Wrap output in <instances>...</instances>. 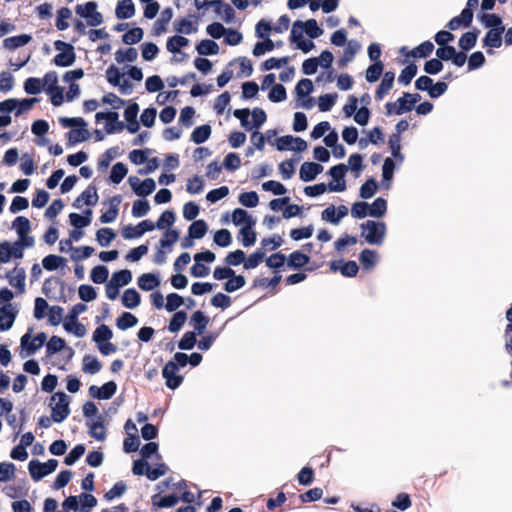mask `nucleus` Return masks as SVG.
I'll return each instance as SVG.
<instances>
[{
  "mask_svg": "<svg viewBox=\"0 0 512 512\" xmlns=\"http://www.w3.org/2000/svg\"><path fill=\"white\" fill-rule=\"evenodd\" d=\"M82 412L88 427V434L97 441H104L107 437L105 421L103 415L99 414V409L93 401H86L82 406Z\"/></svg>",
  "mask_w": 512,
  "mask_h": 512,
  "instance_id": "nucleus-1",
  "label": "nucleus"
},
{
  "mask_svg": "<svg viewBox=\"0 0 512 512\" xmlns=\"http://www.w3.org/2000/svg\"><path fill=\"white\" fill-rule=\"evenodd\" d=\"M361 237L369 245L380 246L387 234V226L383 221L367 220L360 224Z\"/></svg>",
  "mask_w": 512,
  "mask_h": 512,
  "instance_id": "nucleus-2",
  "label": "nucleus"
},
{
  "mask_svg": "<svg viewBox=\"0 0 512 512\" xmlns=\"http://www.w3.org/2000/svg\"><path fill=\"white\" fill-rule=\"evenodd\" d=\"M70 403L71 397L62 390H58L51 396L49 406L53 422L62 423L68 418L71 413Z\"/></svg>",
  "mask_w": 512,
  "mask_h": 512,
  "instance_id": "nucleus-3",
  "label": "nucleus"
},
{
  "mask_svg": "<svg viewBox=\"0 0 512 512\" xmlns=\"http://www.w3.org/2000/svg\"><path fill=\"white\" fill-rule=\"evenodd\" d=\"M78 39L76 37H73L71 42H65L63 40H56L54 41V48L55 50L59 51L58 54L54 56L52 59V63L61 68H67L74 65L76 62V53H75V47L74 43Z\"/></svg>",
  "mask_w": 512,
  "mask_h": 512,
  "instance_id": "nucleus-4",
  "label": "nucleus"
},
{
  "mask_svg": "<svg viewBox=\"0 0 512 512\" xmlns=\"http://www.w3.org/2000/svg\"><path fill=\"white\" fill-rule=\"evenodd\" d=\"M87 310L85 303H77L73 305L66 315L63 328L67 333L73 334L78 338H82L86 334V327L79 322L78 316Z\"/></svg>",
  "mask_w": 512,
  "mask_h": 512,
  "instance_id": "nucleus-5",
  "label": "nucleus"
},
{
  "mask_svg": "<svg viewBox=\"0 0 512 512\" xmlns=\"http://www.w3.org/2000/svg\"><path fill=\"white\" fill-rule=\"evenodd\" d=\"M323 32V29L314 18H310L306 21L295 20L292 24L289 41H295L297 36H303L304 33L310 39H316L319 38Z\"/></svg>",
  "mask_w": 512,
  "mask_h": 512,
  "instance_id": "nucleus-6",
  "label": "nucleus"
},
{
  "mask_svg": "<svg viewBox=\"0 0 512 512\" xmlns=\"http://www.w3.org/2000/svg\"><path fill=\"white\" fill-rule=\"evenodd\" d=\"M98 3L96 1H88L84 4H77L75 7V14L82 19L88 26L97 27L104 21L103 15L98 10Z\"/></svg>",
  "mask_w": 512,
  "mask_h": 512,
  "instance_id": "nucleus-7",
  "label": "nucleus"
},
{
  "mask_svg": "<svg viewBox=\"0 0 512 512\" xmlns=\"http://www.w3.org/2000/svg\"><path fill=\"white\" fill-rule=\"evenodd\" d=\"M58 460L51 458L46 462L32 459L28 463V471L34 482L41 481L47 475L53 473L58 467Z\"/></svg>",
  "mask_w": 512,
  "mask_h": 512,
  "instance_id": "nucleus-8",
  "label": "nucleus"
},
{
  "mask_svg": "<svg viewBox=\"0 0 512 512\" xmlns=\"http://www.w3.org/2000/svg\"><path fill=\"white\" fill-rule=\"evenodd\" d=\"M128 184L132 192L140 198H146L156 190V182L151 177L141 180L137 176H130Z\"/></svg>",
  "mask_w": 512,
  "mask_h": 512,
  "instance_id": "nucleus-9",
  "label": "nucleus"
},
{
  "mask_svg": "<svg viewBox=\"0 0 512 512\" xmlns=\"http://www.w3.org/2000/svg\"><path fill=\"white\" fill-rule=\"evenodd\" d=\"M385 115L390 117L393 115H403L406 113L415 110V106L411 104L408 98L405 97L404 92L402 95L394 102H386L385 105Z\"/></svg>",
  "mask_w": 512,
  "mask_h": 512,
  "instance_id": "nucleus-10",
  "label": "nucleus"
},
{
  "mask_svg": "<svg viewBox=\"0 0 512 512\" xmlns=\"http://www.w3.org/2000/svg\"><path fill=\"white\" fill-rule=\"evenodd\" d=\"M347 171L348 167L344 163H338L327 170L326 174L332 178L333 187H338L335 192L341 193L347 189L345 179Z\"/></svg>",
  "mask_w": 512,
  "mask_h": 512,
  "instance_id": "nucleus-11",
  "label": "nucleus"
},
{
  "mask_svg": "<svg viewBox=\"0 0 512 512\" xmlns=\"http://www.w3.org/2000/svg\"><path fill=\"white\" fill-rule=\"evenodd\" d=\"M117 392V383L114 380L105 382L102 386L91 385L88 388V394L93 399L109 400Z\"/></svg>",
  "mask_w": 512,
  "mask_h": 512,
  "instance_id": "nucleus-12",
  "label": "nucleus"
},
{
  "mask_svg": "<svg viewBox=\"0 0 512 512\" xmlns=\"http://www.w3.org/2000/svg\"><path fill=\"white\" fill-rule=\"evenodd\" d=\"M330 269L333 272L339 271L342 276L347 278L355 277L359 272V266L355 260H332L329 263Z\"/></svg>",
  "mask_w": 512,
  "mask_h": 512,
  "instance_id": "nucleus-13",
  "label": "nucleus"
},
{
  "mask_svg": "<svg viewBox=\"0 0 512 512\" xmlns=\"http://www.w3.org/2000/svg\"><path fill=\"white\" fill-rule=\"evenodd\" d=\"M162 377L165 380V386L172 391L178 389L184 381V377L179 374V370L168 362L162 368Z\"/></svg>",
  "mask_w": 512,
  "mask_h": 512,
  "instance_id": "nucleus-14",
  "label": "nucleus"
},
{
  "mask_svg": "<svg viewBox=\"0 0 512 512\" xmlns=\"http://www.w3.org/2000/svg\"><path fill=\"white\" fill-rule=\"evenodd\" d=\"M99 200L98 189L94 184L88 187L73 201L72 206L75 209L82 208L83 205L88 207L95 206Z\"/></svg>",
  "mask_w": 512,
  "mask_h": 512,
  "instance_id": "nucleus-15",
  "label": "nucleus"
},
{
  "mask_svg": "<svg viewBox=\"0 0 512 512\" xmlns=\"http://www.w3.org/2000/svg\"><path fill=\"white\" fill-rule=\"evenodd\" d=\"M19 310L13 304L0 305V331L10 330L18 316Z\"/></svg>",
  "mask_w": 512,
  "mask_h": 512,
  "instance_id": "nucleus-16",
  "label": "nucleus"
},
{
  "mask_svg": "<svg viewBox=\"0 0 512 512\" xmlns=\"http://www.w3.org/2000/svg\"><path fill=\"white\" fill-rule=\"evenodd\" d=\"M87 126H88V123L86 120H84L76 128H73L69 132L66 133L67 147L74 146L77 143L85 142L91 137V133L87 129Z\"/></svg>",
  "mask_w": 512,
  "mask_h": 512,
  "instance_id": "nucleus-17",
  "label": "nucleus"
},
{
  "mask_svg": "<svg viewBox=\"0 0 512 512\" xmlns=\"http://www.w3.org/2000/svg\"><path fill=\"white\" fill-rule=\"evenodd\" d=\"M324 167L317 162L305 161L299 169V179L303 182H312L322 173Z\"/></svg>",
  "mask_w": 512,
  "mask_h": 512,
  "instance_id": "nucleus-18",
  "label": "nucleus"
},
{
  "mask_svg": "<svg viewBox=\"0 0 512 512\" xmlns=\"http://www.w3.org/2000/svg\"><path fill=\"white\" fill-rule=\"evenodd\" d=\"M174 30L176 33L190 35L198 30V20L195 14H189L174 22Z\"/></svg>",
  "mask_w": 512,
  "mask_h": 512,
  "instance_id": "nucleus-19",
  "label": "nucleus"
},
{
  "mask_svg": "<svg viewBox=\"0 0 512 512\" xmlns=\"http://www.w3.org/2000/svg\"><path fill=\"white\" fill-rule=\"evenodd\" d=\"M138 287L145 292L153 291L161 285L159 272H147L141 274L137 279Z\"/></svg>",
  "mask_w": 512,
  "mask_h": 512,
  "instance_id": "nucleus-20",
  "label": "nucleus"
},
{
  "mask_svg": "<svg viewBox=\"0 0 512 512\" xmlns=\"http://www.w3.org/2000/svg\"><path fill=\"white\" fill-rule=\"evenodd\" d=\"M505 31L487 30L485 36L482 38L483 48H487L488 55L494 53V48H500L503 44V34Z\"/></svg>",
  "mask_w": 512,
  "mask_h": 512,
  "instance_id": "nucleus-21",
  "label": "nucleus"
},
{
  "mask_svg": "<svg viewBox=\"0 0 512 512\" xmlns=\"http://www.w3.org/2000/svg\"><path fill=\"white\" fill-rule=\"evenodd\" d=\"M210 322V317L207 316L202 310H196L190 316L189 324L193 327L190 332L201 336L205 333L207 326Z\"/></svg>",
  "mask_w": 512,
  "mask_h": 512,
  "instance_id": "nucleus-22",
  "label": "nucleus"
},
{
  "mask_svg": "<svg viewBox=\"0 0 512 512\" xmlns=\"http://www.w3.org/2000/svg\"><path fill=\"white\" fill-rule=\"evenodd\" d=\"M33 331L34 328L29 327L27 332L20 338L21 358L34 355L40 349V347L37 346V343L32 338Z\"/></svg>",
  "mask_w": 512,
  "mask_h": 512,
  "instance_id": "nucleus-23",
  "label": "nucleus"
},
{
  "mask_svg": "<svg viewBox=\"0 0 512 512\" xmlns=\"http://www.w3.org/2000/svg\"><path fill=\"white\" fill-rule=\"evenodd\" d=\"M190 43L189 39L183 35H173L167 39L166 49L168 52L176 55L180 54L183 57H188V54L182 51V48L188 46Z\"/></svg>",
  "mask_w": 512,
  "mask_h": 512,
  "instance_id": "nucleus-24",
  "label": "nucleus"
},
{
  "mask_svg": "<svg viewBox=\"0 0 512 512\" xmlns=\"http://www.w3.org/2000/svg\"><path fill=\"white\" fill-rule=\"evenodd\" d=\"M211 7L214 8V12L217 15H221L225 23H233L235 21L236 13L233 7L225 2L224 0H214L211 3Z\"/></svg>",
  "mask_w": 512,
  "mask_h": 512,
  "instance_id": "nucleus-25",
  "label": "nucleus"
},
{
  "mask_svg": "<svg viewBox=\"0 0 512 512\" xmlns=\"http://www.w3.org/2000/svg\"><path fill=\"white\" fill-rule=\"evenodd\" d=\"M397 170V164L390 157H386L382 164L381 186L388 190L391 188L394 173Z\"/></svg>",
  "mask_w": 512,
  "mask_h": 512,
  "instance_id": "nucleus-26",
  "label": "nucleus"
},
{
  "mask_svg": "<svg viewBox=\"0 0 512 512\" xmlns=\"http://www.w3.org/2000/svg\"><path fill=\"white\" fill-rule=\"evenodd\" d=\"M232 223L235 226L241 227H249L256 225V218H254L247 210L244 208L237 207L232 211L231 214Z\"/></svg>",
  "mask_w": 512,
  "mask_h": 512,
  "instance_id": "nucleus-27",
  "label": "nucleus"
},
{
  "mask_svg": "<svg viewBox=\"0 0 512 512\" xmlns=\"http://www.w3.org/2000/svg\"><path fill=\"white\" fill-rule=\"evenodd\" d=\"M319 66L326 70V82H332L335 79V70L332 67L334 55L329 49L323 50L319 57Z\"/></svg>",
  "mask_w": 512,
  "mask_h": 512,
  "instance_id": "nucleus-28",
  "label": "nucleus"
},
{
  "mask_svg": "<svg viewBox=\"0 0 512 512\" xmlns=\"http://www.w3.org/2000/svg\"><path fill=\"white\" fill-rule=\"evenodd\" d=\"M480 33L481 31L476 27L463 33L458 40L459 48L468 53L476 46Z\"/></svg>",
  "mask_w": 512,
  "mask_h": 512,
  "instance_id": "nucleus-29",
  "label": "nucleus"
},
{
  "mask_svg": "<svg viewBox=\"0 0 512 512\" xmlns=\"http://www.w3.org/2000/svg\"><path fill=\"white\" fill-rule=\"evenodd\" d=\"M311 257L301 250H295L287 256V267L299 270L309 264Z\"/></svg>",
  "mask_w": 512,
  "mask_h": 512,
  "instance_id": "nucleus-30",
  "label": "nucleus"
},
{
  "mask_svg": "<svg viewBox=\"0 0 512 512\" xmlns=\"http://www.w3.org/2000/svg\"><path fill=\"white\" fill-rule=\"evenodd\" d=\"M358 260L363 270L369 271L377 265L379 254L374 249L365 248L359 253Z\"/></svg>",
  "mask_w": 512,
  "mask_h": 512,
  "instance_id": "nucleus-31",
  "label": "nucleus"
},
{
  "mask_svg": "<svg viewBox=\"0 0 512 512\" xmlns=\"http://www.w3.org/2000/svg\"><path fill=\"white\" fill-rule=\"evenodd\" d=\"M395 81V73L393 71H386L383 74L380 84L375 91V98L382 100L384 96L393 88Z\"/></svg>",
  "mask_w": 512,
  "mask_h": 512,
  "instance_id": "nucleus-32",
  "label": "nucleus"
},
{
  "mask_svg": "<svg viewBox=\"0 0 512 512\" xmlns=\"http://www.w3.org/2000/svg\"><path fill=\"white\" fill-rule=\"evenodd\" d=\"M32 39V35L26 33L7 37L3 40V47L7 50L13 51L20 47L26 46L32 41Z\"/></svg>",
  "mask_w": 512,
  "mask_h": 512,
  "instance_id": "nucleus-33",
  "label": "nucleus"
},
{
  "mask_svg": "<svg viewBox=\"0 0 512 512\" xmlns=\"http://www.w3.org/2000/svg\"><path fill=\"white\" fill-rule=\"evenodd\" d=\"M135 11L133 0H119L116 4L115 16L119 20H126L132 18Z\"/></svg>",
  "mask_w": 512,
  "mask_h": 512,
  "instance_id": "nucleus-34",
  "label": "nucleus"
},
{
  "mask_svg": "<svg viewBox=\"0 0 512 512\" xmlns=\"http://www.w3.org/2000/svg\"><path fill=\"white\" fill-rule=\"evenodd\" d=\"M246 285V278L242 274H237L233 270V274L227 278V280L223 283V290L226 293H234L240 289H242Z\"/></svg>",
  "mask_w": 512,
  "mask_h": 512,
  "instance_id": "nucleus-35",
  "label": "nucleus"
},
{
  "mask_svg": "<svg viewBox=\"0 0 512 512\" xmlns=\"http://www.w3.org/2000/svg\"><path fill=\"white\" fill-rule=\"evenodd\" d=\"M121 303L127 309H135L141 304V294L135 288H127L121 296Z\"/></svg>",
  "mask_w": 512,
  "mask_h": 512,
  "instance_id": "nucleus-36",
  "label": "nucleus"
},
{
  "mask_svg": "<svg viewBox=\"0 0 512 512\" xmlns=\"http://www.w3.org/2000/svg\"><path fill=\"white\" fill-rule=\"evenodd\" d=\"M379 189L378 181L375 177H368L359 188V197L363 200H368L374 197Z\"/></svg>",
  "mask_w": 512,
  "mask_h": 512,
  "instance_id": "nucleus-37",
  "label": "nucleus"
},
{
  "mask_svg": "<svg viewBox=\"0 0 512 512\" xmlns=\"http://www.w3.org/2000/svg\"><path fill=\"white\" fill-rule=\"evenodd\" d=\"M173 17V10L170 7H166L161 12L160 17L153 24V35L159 36L164 33L167 29L168 23Z\"/></svg>",
  "mask_w": 512,
  "mask_h": 512,
  "instance_id": "nucleus-38",
  "label": "nucleus"
},
{
  "mask_svg": "<svg viewBox=\"0 0 512 512\" xmlns=\"http://www.w3.org/2000/svg\"><path fill=\"white\" fill-rule=\"evenodd\" d=\"M212 134V127L210 124H202L199 126H196L191 135H190V141L194 144L200 145L205 143Z\"/></svg>",
  "mask_w": 512,
  "mask_h": 512,
  "instance_id": "nucleus-39",
  "label": "nucleus"
},
{
  "mask_svg": "<svg viewBox=\"0 0 512 512\" xmlns=\"http://www.w3.org/2000/svg\"><path fill=\"white\" fill-rule=\"evenodd\" d=\"M119 146H113L108 148L99 158L97 162V168L100 172L107 170L111 162L118 156H120Z\"/></svg>",
  "mask_w": 512,
  "mask_h": 512,
  "instance_id": "nucleus-40",
  "label": "nucleus"
},
{
  "mask_svg": "<svg viewBox=\"0 0 512 512\" xmlns=\"http://www.w3.org/2000/svg\"><path fill=\"white\" fill-rule=\"evenodd\" d=\"M151 501L153 506L163 509L174 507L180 501V498L176 493H170L163 496L155 494L151 497Z\"/></svg>",
  "mask_w": 512,
  "mask_h": 512,
  "instance_id": "nucleus-41",
  "label": "nucleus"
},
{
  "mask_svg": "<svg viewBox=\"0 0 512 512\" xmlns=\"http://www.w3.org/2000/svg\"><path fill=\"white\" fill-rule=\"evenodd\" d=\"M67 264V259L56 254H48L42 259V266L47 271L63 269Z\"/></svg>",
  "mask_w": 512,
  "mask_h": 512,
  "instance_id": "nucleus-42",
  "label": "nucleus"
},
{
  "mask_svg": "<svg viewBox=\"0 0 512 512\" xmlns=\"http://www.w3.org/2000/svg\"><path fill=\"white\" fill-rule=\"evenodd\" d=\"M195 49L200 56H212L219 53V45L213 39L200 40Z\"/></svg>",
  "mask_w": 512,
  "mask_h": 512,
  "instance_id": "nucleus-43",
  "label": "nucleus"
},
{
  "mask_svg": "<svg viewBox=\"0 0 512 512\" xmlns=\"http://www.w3.org/2000/svg\"><path fill=\"white\" fill-rule=\"evenodd\" d=\"M360 49V44L356 40H351L347 43L342 56L338 59L337 64L340 68L352 62L356 53Z\"/></svg>",
  "mask_w": 512,
  "mask_h": 512,
  "instance_id": "nucleus-44",
  "label": "nucleus"
},
{
  "mask_svg": "<svg viewBox=\"0 0 512 512\" xmlns=\"http://www.w3.org/2000/svg\"><path fill=\"white\" fill-rule=\"evenodd\" d=\"M127 174L128 166L124 162H116L111 168L107 181L114 185H118L123 181Z\"/></svg>",
  "mask_w": 512,
  "mask_h": 512,
  "instance_id": "nucleus-45",
  "label": "nucleus"
},
{
  "mask_svg": "<svg viewBox=\"0 0 512 512\" xmlns=\"http://www.w3.org/2000/svg\"><path fill=\"white\" fill-rule=\"evenodd\" d=\"M102 369L101 361L94 355L85 354L82 359V371L86 374L95 375Z\"/></svg>",
  "mask_w": 512,
  "mask_h": 512,
  "instance_id": "nucleus-46",
  "label": "nucleus"
},
{
  "mask_svg": "<svg viewBox=\"0 0 512 512\" xmlns=\"http://www.w3.org/2000/svg\"><path fill=\"white\" fill-rule=\"evenodd\" d=\"M369 217L380 219L387 213V200L383 197H377L372 203H368Z\"/></svg>",
  "mask_w": 512,
  "mask_h": 512,
  "instance_id": "nucleus-47",
  "label": "nucleus"
},
{
  "mask_svg": "<svg viewBox=\"0 0 512 512\" xmlns=\"http://www.w3.org/2000/svg\"><path fill=\"white\" fill-rule=\"evenodd\" d=\"M226 323L227 322H225L217 331H209L206 334L201 335V339L197 343V348L201 351H208L220 336Z\"/></svg>",
  "mask_w": 512,
  "mask_h": 512,
  "instance_id": "nucleus-48",
  "label": "nucleus"
},
{
  "mask_svg": "<svg viewBox=\"0 0 512 512\" xmlns=\"http://www.w3.org/2000/svg\"><path fill=\"white\" fill-rule=\"evenodd\" d=\"M138 318L131 312L123 311L116 319L115 325L119 330L125 331L138 324Z\"/></svg>",
  "mask_w": 512,
  "mask_h": 512,
  "instance_id": "nucleus-49",
  "label": "nucleus"
},
{
  "mask_svg": "<svg viewBox=\"0 0 512 512\" xmlns=\"http://www.w3.org/2000/svg\"><path fill=\"white\" fill-rule=\"evenodd\" d=\"M263 261L266 262V252L263 248H257L248 257L245 256L244 269L251 270L257 268Z\"/></svg>",
  "mask_w": 512,
  "mask_h": 512,
  "instance_id": "nucleus-50",
  "label": "nucleus"
},
{
  "mask_svg": "<svg viewBox=\"0 0 512 512\" xmlns=\"http://www.w3.org/2000/svg\"><path fill=\"white\" fill-rule=\"evenodd\" d=\"M144 37V30L139 26H134L128 29L122 36L121 41L125 45H135L142 41Z\"/></svg>",
  "mask_w": 512,
  "mask_h": 512,
  "instance_id": "nucleus-51",
  "label": "nucleus"
},
{
  "mask_svg": "<svg viewBox=\"0 0 512 512\" xmlns=\"http://www.w3.org/2000/svg\"><path fill=\"white\" fill-rule=\"evenodd\" d=\"M67 348L65 339L60 336L53 335L46 344V357H52Z\"/></svg>",
  "mask_w": 512,
  "mask_h": 512,
  "instance_id": "nucleus-52",
  "label": "nucleus"
},
{
  "mask_svg": "<svg viewBox=\"0 0 512 512\" xmlns=\"http://www.w3.org/2000/svg\"><path fill=\"white\" fill-rule=\"evenodd\" d=\"M72 17V11L69 7L63 6L57 9L55 26L59 31H65L69 28L70 24L68 19Z\"/></svg>",
  "mask_w": 512,
  "mask_h": 512,
  "instance_id": "nucleus-53",
  "label": "nucleus"
},
{
  "mask_svg": "<svg viewBox=\"0 0 512 512\" xmlns=\"http://www.w3.org/2000/svg\"><path fill=\"white\" fill-rule=\"evenodd\" d=\"M208 229L209 226L204 219H197L189 225L187 233L196 240H200L206 235Z\"/></svg>",
  "mask_w": 512,
  "mask_h": 512,
  "instance_id": "nucleus-54",
  "label": "nucleus"
},
{
  "mask_svg": "<svg viewBox=\"0 0 512 512\" xmlns=\"http://www.w3.org/2000/svg\"><path fill=\"white\" fill-rule=\"evenodd\" d=\"M187 318L188 315L185 310H178L174 312L167 326L168 331L171 333L179 332L182 329L185 322L187 321Z\"/></svg>",
  "mask_w": 512,
  "mask_h": 512,
  "instance_id": "nucleus-55",
  "label": "nucleus"
},
{
  "mask_svg": "<svg viewBox=\"0 0 512 512\" xmlns=\"http://www.w3.org/2000/svg\"><path fill=\"white\" fill-rule=\"evenodd\" d=\"M238 239L245 248L253 246L257 241V233L254 230V226L241 227Z\"/></svg>",
  "mask_w": 512,
  "mask_h": 512,
  "instance_id": "nucleus-56",
  "label": "nucleus"
},
{
  "mask_svg": "<svg viewBox=\"0 0 512 512\" xmlns=\"http://www.w3.org/2000/svg\"><path fill=\"white\" fill-rule=\"evenodd\" d=\"M115 60L118 64H123L125 62L133 63L138 58L137 49L134 47L128 48H120L115 52Z\"/></svg>",
  "mask_w": 512,
  "mask_h": 512,
  "instance_id": "nucleus-57",
  "label": "nucleus"
},
{
  "mask_svg": "<svg viewBox=\"0 0 512 512\" xmlns=\"http://www.w3.org/2000/svg\"><path fill=\"white\" fill-rule=\"evenodd\" d=\"M113 337V331L112 329L106 325V324H100L97 326V328L94 330L92 334V341L98 345L103 342H107L111 340Z\"/></svg>",
  "mask_w": 512,
  "mask_h": 512,
  "instance_id": "nucleus-58",
  "label": "nucleus"
},
{
  "mask_svg": "<svg viewBox=\"0 0 512 512\" xmlns=\"http://www.w3.org/2000/svg\"><path fill=\"white\" fill-rule=\"evenodd\" d=\"M434 50V44L430 40H425L419 45L410 50V55L413 58L426 59Z\"/></svg>",
  "mask_w": 512,
  "mask_h": 512,
  "instance_id": "nucleus-59",
  "label": "nucleus"
},
{
  "mask_svg": "<svg viewBox=\"0 0 512 512\" xmlns=\"http://www.w3.org/2000/svg\"><path fill=\"white\" fill-rule=\"evenodd\" d=\"M179 238L180 231L177 228L167 229L159 240V246L160 248L171 249Z\"/></svg>",
  "mask_w": 512,
  "mask_h": 512,
  "instance_id": "nucleus-60",
  "label": "nucleus"
},
{
  "mask_svg": "<svg viewBox=\"0 0 512 512\" xmlns=\"http://www.w3.org/2000/svg\"><path fill=\"white\" fill-rule=\"evenodd\" d=\"M132 279H133V274H132L131 270L125 268V269H120V270L114 271L112 273L111 279L109 281H111L113 284H116L118 287L122 288V287L130 284Z\"/></svg>",
  "mask_w": 512,
  "mask_h": 512,
  "instance_id": "nucleus-61",
  "label": "nucleus"
},
{
  "mask_svg": "<svg viewBox=\"0 0 512 512\" xmlns=\"http://www.w3.org/2000/svg\"><path fill=\"white\" fill-rule=\"evenodd\" d=\"M116 236L117 233L110 227H102L96 231V240L101 247H108Z\"/></svg>",
  "mask_w": 512,
  "mask_h": 512,
  "instance_id": "nucleus-62",
  "label": "nucleus"
},
{
  "mask_svg": "<svg viewBox=\"0 0 512 512\" xmlns=\"http://www.w3.org/2000/svg\"><path fill=\"white\" fill-rule=\"evenodd\" d=\"M213 242L220 248H227L233 242V237L230 230L226 228L218 229L214 232Z\"/></svg>",
  "mask_w": 512,
  "mask_h": 512,
  "instance_id": "nucleus-63",
  "label": "nucleus"
},
{
  "mask_svg": "<svg viewBox=\"0 0 512 512\" xmlns=\"http://www.w3.org/2000/svg\"><path fill=\"white\" fill-rule=\"evenodd\" d=\"M109 269L103 264L94 266L90 271V280L95 284H103L108 282Z\"/></svg>",
  "mask_w": 512,
  "mask_h": 512,
  "instance_id": "nucleus-64",
  "label": "nucleus"
}]
</instances>
